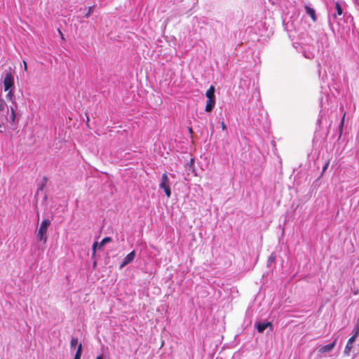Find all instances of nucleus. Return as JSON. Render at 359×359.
<instances>
[{
	"mask_svg": "<svg viewBox=\"0 0 359 359\" xmlns=\"http://www.w3.org/2000/svg\"><path fill=\"white\" fill-rule=\"evenodd\" d=\"M93 7H89L88 8V13L86 14V18H88L91 15V13H93Z\"/></svg>",
	"mask_w": 359,
	"mask_h": 359,
	"instance_id": "obj_21",
	"label": "nucleus"
},
{
	"mask_svg": "<svg viewBox=\"0 0 359 359\" xmlns=\"http://www.w3.org/2000/svg\"><path fill=\"white\" fill-rule=\"evenodd\" d=\"M82 353V345L80 344L78 346L77 351L76 352L75 355L81 356Z\"/></svg>",
	"mask_w": 359,
	"mask_h": 359,
	"instance_id": "obj_19",
	"label": "nucleus"
},
{
	"mask_svg": "<svg viewBox=\"0 0 359 359\" xmlns=\"http://www.w3.org/2000/svg\"><path fill=\"white\" fill-rule=\"evenodd\" d=\"M329 165V162H327L323 168V170L325 171L327 168V166Z\"/></svg>",
	"mask_w": 359,
	"mask_h": 359,
	"instance_id": "obj_25",
	"label": "nucleus"
},
{
	"mask_svg": "<svg viewBox=\"0 0 359 359\" xmlns=\"http://www.w3.org/2000/svg\"><path fill=\"white\" fill-rule=\"evenodd\" d=\"M96 359H103L101 356H97Z\"/></svg>",
	"mask_w": 359,
	"mask_h": 359,
	"instance_id": "obj_31",
	"label": "nucleus"
},
{
	"mask_svg": "<svg viewBox=\"0 0 359 359\" xmlns=\"http://www.w3.org/2000/svg\"><path fill=\"white\" fill-rule=\"evenodd\" d=\"M355 339L356 338H355L353 337H351L348 340L347 344H346V345L345 346V348H344V351L345 355H349V354H350V353H351V351L352 350V348H353V344L355 341Z\"/></svg>",
	"mask_w": 359,
	"mask_h": 359,
	"instance_id": "obj_11",
	"label": "nucleus"
},
{
	"mask_svg": "<svg viewBox=\"0 0 359 359\" xmlns=\"http://www.w3.org/2000/svg\"><path fill=\"white\" fill-rule=\"evenodd\" d=\"M0 114H6L5 121L7 123L11 125H15L17 123V113L15 111L14 107L11 106L9 108L1 98H0Z\"/></svg>",
	"mask_w": 359,
	"mask_h": 359,
	"instance_id": "obj_1",
	"label": "nucleus"
},
{
	"mask_svg": "<svg viewBox=\"0 0 359 359\" xmlns=\"http://www.w3.org/2000/svg\"><path fill=\"white\" fill-rule=\"evenodd\" d=\"M50 225V221L48 219H43L37 231L36 238L39 241L46 243L47 241V229Z\"/></svg>",
	"mask_w": 359,
	"mask_h": 359,
	"instance_id": "obj_2",
	"label": "nucleus"
},
{
	"mask_svg": "<svg viewBox=\"0 0 359 359\" xmlns=\"http://www.w3.org/2000/svg\"><path fill=\"white\" fill-rule=\"evenodd\" d=\"M111 241V237H105L104 238L101 242L100 243H98L97 242H95L93 244V256H95V252H96V250L97 248H101L102 247H103L105 244L109 243Z\"/></svg>",
	"mask_w": 359,
	"mask_h": 359,
	"instance_id": "obj_6",
	"label": "nucleus"
},
{
	"mask_svg": "<svg viewBox=\"0 0 359 359\" xmlns=\"http://www.w3.org/2000/svg\"><path fill=\"white\" fill-rule=\"evenodd\" d=\"M269 327L272 330L273 326L269 322H257L255 323V327L260 333L263 332Z\"/></svg>",
	"mask_w": 359,
	"mask_h": 359,
	"instance_id": "obj_9",
	"label": "nucleus"
},
{
	"mask_svg": "<svg viewBox=\"0 0 359 359\" xmlns=\"http://www.w3.org/2000/svg\"><path fill=\"white\" fill-rule=\"evenodd\" d=\"M23 67H24V69L25 71H27V63L25 61H23Z\"/></svg>",
	"mask_w": 359,
	"mask_h": 359,
	"instance_id": "obj_24",
	"label": "nucleus"
},
{
	"mask_svg": "<svg viewBox=\"0 0 359 359\" xmlns=\"http://www.w3.org/2000/svg\"><path fill=\"white\" fill-rule=\"evenodd\" d=\"M3 83L5 91L14 88V78L11 71L4 72Z\"/></svg>",
	"mask_w": 359,
	"mask_h": 359,
	"instance_id": "obj_3",
	"label": "nucleus"
},
{
	"mask_svg": "<svg viewBox=\"0 0 359 359\" xmlns=\"http://www.w3.org/2000/svg\"><path fill=\"white\" fill-rule=\"evenodd\" d=\"M74 359H81V357L78 356V355H74Z\"/></svg>",
	"mask_w": 359,
	"mask_h": 359,
	"instance_id": "obj_29",
	"label": "nucleus"
},
{
	"mask_svg": "<svg viewBox=\"0 0 359 359\" xmlns=\"http://www.w3.org/2000/svg\"><path fill=\"white\" fill-rule=\"evenodd\" d=\"M342 13H343V9H342L341 6H340V4L339 3H336L334 5V13L331 14L332 16L334 18L337 19L342 15Z\"/></svg>",
	"mask_w": 359,
	"mask_h": 359,
	"instance_id": "obj_12",
	"label": "nucleus"
},
{
	"mask_svg": "<svg viewBox=\"0 0 359 359\" xmlns=\"http://www.w3.org/2000/svg\"><path fill=\"white\" fill-rule=\"evenodd\" d=\"M358 323L359 324V322Z\"/></svg>",
	"mask_w": 359,
	"mask_h": 359,
	"instance_id": "obj_32",
	"label": "nucleus"
},
{
	"mask_svg": "<svg viewBox=\"0 0 359 359\" xmlns=\"http://www.w3.org/2000/svg\"><path fill=\"white\" fill-rule=\"evenodd\" d=\"M261 123V120L259 119V118H257L256 119V121L254 120V124L257 126L258 125H259Z\"/></svg>",
	"mask_w": 359,
	"mask_h": 359,
	"instance_id": "obj_22",
	"label": "nucleus"
},
{
	"mask_svg": "<svg viewBox=\"0 0 359 359\" xmlns=\"http://www.w3.org/2000/svg\"><path fill=\"white\" fill-rule=\"evenodd\" d=\"M322 36H323V37H324V38H325V39L326 40V36H327V35H326L325 34H322ZM325 43L326 44V41L325 42Z\"/></svg>",
	"mask_w": 359,
	"mask_h": 359,
	"instance_id": "obj_30",
	"label": "nucleus"
},
{
	"mask_svg": "<svg viewBox=\"0 0 359 359\" xmlns=\"http://www.w3.org/2000/svg\"><path fill=\"white\" fill-rule=\"evenodd\" d=\"M221 127H222V130H226V124L224 123V121H222Z\"/></svg>",
	"mask_w": 359,
	"mask_h": 359,
	"instance_id": "obj_23",
	"label": "nucleus"
},
{
	"mask_svg": "<svg viewBox=\"0 0 359 359\" xmlns=\"http://www.w3.org/2000/svg\"><path fill=\"white\" fill-rule=\"evenodd\" d=\"M344 116H343L341 121V123H340V127H342L343 125H344Z\"/></svg>",
	"mask_w": 359,
	"mask_h": 359,
	"instance_id": "obj_26",
	"label": "nucleus"
},
{
	"mask_svg": "<svg viewBox=\"0 0 359 359\" xmlns=\"http://www.w3.org/2000/svg\"><path fill=\"white\" fill-rule=\"evenodd\" d=\"M337 339H335L333 342L327 345H320L318 347V351L320 353H325L332 351L336 345Z\"/></svg>",
	"mask_w": 359,
	"mask_h": 359,
	"instance_id": "obj_5",
	"label": "nucleus"
},
{
	"mask_svg": "<svg viewBox=\"0 0 359 359\" xmlns=\"http://www.w3.org/2000/svg\"><path fill=\"white\" fill-rule=\"evenodd\" d=\"M322 120H323V116H320V118L318 119V123L319 124H320V123H321V122H322Z\"/></svg>",
	"mask_w": 359,
	"mask_h": 359,
	"instance_id": "obj_27",
	"label": "nucleus"
},
{
	"mask_svg": "<svg viewBox=\"0 0 359 359\" xmlns=\"http://www.w3.org/2000/svg\"><path fill=\"white\" fill-rule=\"evenodd\" d=\"M205 96L207 98H215V87L211 86L209 89L205 93Z\"/></svg>",
	"mask_w": 359,
	"mask_h": 359,
	"instance_id": "obj_15",
	"label": "nucleus"
},
{
	"mask_svg": "<svg viewBox=\"0 0 359 359\" xmlns=\"http://www.w3.org/2000/svg\"><path fill=\"white\" fill-rule=\"evenodd\" d=\"M8 93L6 95V99L12 102L13 107H14L15 111H16V109L18 107L17 102L15 100V95L13 88L8 90Z\"/></svg>",
	"mask_w": 359,
	"mask_h": 359,
	"instance_id": "obj_10",
	"label": "nucleus"
},
{
	"mask_svg": "<svg viewBox=\"0 0 359 359\" xmlns=\"http://www.w3.org/2000/svg\"><path fill=\"white\" fill-rule=\"evenodd\" d=\"M275 258H276V256L274 255H271L268 259V262L269 263H272V262H275Z\"/></svg>",
	"mask_w": 359,
	"mask_h": 359,
	"instance_id": "obj_20",
	"label": "nucleus"
},
{
	"mask_svg": "<svg viewBox=\"0 0 359 359\" xmlns=\"http://www.w3.org/2000/svg\"><path fill=\"white\" fill-rule=\"evenodd\" d=\"M135 257V252L133 250L130 252L128 255H126V257L123 259L120 264V269H123L126 265L130 264L133 261Z\"/></svg>",
	"mask_w": 359,
	"mask_h": 359,
	"instance_id": "obj_8",
	"label": "nucleus"
},
{
	"mask_svg": "<svg viewBox=\"0 0 359 359\" xmlns=\"http://www.w3.org/2000/svg\"><path fill=\"white\" fill-rule=\"evenodd\" d=\"M78 343V339L76 338V337H72V339H71V342H70V346L71 348H74L76 346V345Z\"/></svg>",
	"mask_w": 359,
	"mask_h": 359,
	"instance_id": "obj_18",
	"label": "nucleus"
},
{
	"mask_svg": "<svg viewBox=\"0 0 359 359\" xmlns=\"http://www.w3.org/2000/svg\"><path fill=\"white\" fill-rule=\"evenodd\" d=\"M303 55L306 58H308V59H313L315 56L314 53L311 50H308V51L304 50Z\"/></svg>",
	"mask_w": 359,
	"mask_h": 359,
	"instance_id": "obj_16",
	"label": "nucleus"
},
{
	"mask_svg": "<svg viewBox=\"0 0 359 359\" xmlns=\"http://www.w3.org/2000/svg\"><path fill=\"white\" fill-rule=\"evenodd\" d=\"M251 84V80L248 78H242L239 82V88H242L243 93H246V90H248Z\"/></svg>",
	"mask_w": 359,
	"mask_h": 359,
	"instance_id": "obj_7",
	"label": "nucleus"
},
{
	"mask_svg": "<svg viewBox=\"0 0 359 359\" xmlns=\"http://www.w3.org/2000/svg\"><path fill=\"white\" fill-rule=\"evenodd\" d=\"M58 32H59V33H60V37H61V39H64V36H62V32H60V29H58Z\"/></svg>",
	"mask_w": 359,
	"mask_h": 359,
	"instance_id": "obj_28",
	"label": "nucleus"
},
{
	"mask_svg": "<svg viewBox=\"0 0 359 359\" xmlns=\"http://www.w3.org/2000/svg\"><path fill=\"white\" fill-rule=\"evenodd\" d=\"M215 98H207L205 111L211 112L215 106Z\"/></svg>",
	"mask_w": 359,
	"mask_h": 359,
	"instance_id": "obj_13",
	"label": "nucleus"
},
{
	"mask_svg": "<svg viewBox=\"0 0 359 359\" xmlns=\"http://www.w3.org/2000/svg\"><path fill=\"white\" fill-rule=\"evenodd\" d=\"M160 189H163L166 196L170 198L171 196V189L170 187V180L166 173H163L159 184Z\"/></svg>",
	"mask_w": 359,
	"mask_h": 359,
	"instance_id": "obj_4",
	"label": "nucleus"
},
{
	"mask_svg": "<svg viewBox=\"0 0 359 359\" xmlns=\"http://www.w3.org/2000/svg\"><path fill=\"white\" fill-rule=\"evenodd\" d=\"M352 337H355V338H357V337L359 335V324L357 323L353 330H352Z\"/></svg>",
	"mask_w": 359,
	"mask_h": 359,
	"instance_id": "obj_17",
	"label": "nucleus"
},
{
	"mask_svg": "<svg viewBox=\"0 0 359 359\" xmlns=\"http://www.w3.org/2000/svg\"><path fill=\"white\" fill-rule=\"evenodd\" d=\"M306 13L311 18L313 22H316L317 16L316 15V11L313 8H311L309 6H305Z\"/></svg>",
	"mask_w": 359,
	"mask_h": 359,
	"instance_id": "obj_14",
	"label": "nucleus"
}]
</instances>
